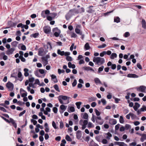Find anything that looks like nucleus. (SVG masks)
Returning <instances> with one entry per match:
<instances>
[{"label":"nucleus","instance_id":"38","mask_svg":"<svg viewBox=\"0 0 146 146\" xmlns=\"http://www.w3.org/2000/svg\"><path fill=\"white\" fill-rule=\"evenodd\" d=\"M42 61H45V65L48 64V59L45 57H43L42 58Z\"/></svg>","mask_w":146,"mask_h":146},{"label":"nucleus","instance_id":"32","mask_svg":"<svg viewBox=\"0 0 146 146\" xmlns=\"http://www.w3.org/2000/svg\"><path fill=\"white\" fill-rule=\"evenodd\" d=\"M101 137V136H97L95 137V139L98 141L100 142L102 139Z\"/></svg>","mask_w":146,"mask_h":146},{"label":"nucleus","instance_id":"43","mask_svg":"<svg viewBox=\"0 0 146 146\" xmlns=\"http://www.w3.org/2000/svg\"><path fill=\"white\" fill-rule=\"evenodd\" d=\"M59 127L60 129H62L64 127V124L62 121H61L60 122Z\"/></svg>","mask_w":146,"mask_h":146},{"label":"nucleus","instance_id":"28","mask_svg":"<svg viewBox=\"0 0 146 146\" xmlns=\"http://www.w3.org/2000/svg\"><path fill=\"white\" fill-rule=\"evenodd\" d=\"M67 106L64 105H62L60 106V108L61 110L65 111L66 109Z\"/></svg>","mask_w":146,"mask_h":146},{"label":"nucleus","instance_id":"41","mask_svg":"<svg viewBox=\"0 0 146 146\" xmlns=\"http://www.w3.org/2000/svg\"><path fill=\"white\" fill-rule=\"evenodd\" d=\"M104 68V66H102L100 67H99L98 69V72L99 73H100L103 70Z\"/></svg>","mask_w":146,"mask_h":146},{"label":"nucleus","instance_id":"63","mask_svg":"<svg viewBox=\"0 0 146 146\" xmlns=\"http://www.w3.org/2000/svg\"><path fill=\"white\" fill-rule=\"evenodd\" d=\"M130 94V93L129 92H127V95L125 96V98L127 99L128 100L129 98V96Z\"/></svg>","mask_w":146,"mask_h":146},{"label":"nucleus","instance_id":"33","mask_svg":"<svg viewBox=\"0 0 146 146\" xmlns=\"http://www.w3.org/2000/svg\"><path fill=\"white\" fill-rule=\"evenodd\" d=\"M38 35L39 33H36L31 35L30 36L31 37H33L34 38H36L38 36Z\"/></svg>","mask_w":146,"mask_h":146},{"label":"nucleus","instance_id":"42","mask_svg":"<svg viewBox=\"0 0 146 146\" xmlns=\"http://www.w3.org/2000/svg\"><path fill=\"white\" fill-rule=\"evenodd\" d=\"M54 88L55 90L58 92H60V91L59 88L57 84H55L54 86Z\"/></svg>","mask_w":146,"mask_h":146},{"label":"nucleus","instance_id":"57","mask_svg":"<svg viewBox=\"0 0 146 146\" xmlns=\"http://www.w3.org/2000/svg\"><path fill=\"white\" fill-rule=\"evenodd\" d=\"M130 35V34L129 32H126L124 34V36L125 37H127Z\"/></svg>","mask_w":146,"mask_h":146},{"label":"nucleus","instance_id":"59","mask_svg":"<svg viewBox=\"0 0 146 146\" xmlns=\"http://www.w3.org/2000/svg\"><path fill=\"white\" fill-rule=\"evenodd\" d=\"M53 111L54 113H56L57 112L58 109L56 107H54L53 108Z\"/></svg>","mask_w":146,"mask_h":146},{"label":"nucleus","instance_id":"22","mask_svg":"<svg viewBox=\"0 0 146 146\" xmlns=\"http://www.w3.org/2000/svg\"><path fill=\"white\" fill-rule=\"evenodd\" d=\"M24 71L25 72L24 75L25 76L27 77L29 75V73H28L29 69L27 68H25L24 69Z\"/></svg>","mask_w":146,"mask_h":146},{"label":"nucleus","instance_id":"14","mask_svg":"<svg viewBox=\"0 0 146 146\" xmlns=\"http://www.w3.org/2000/svg\"><path fill=\"white\" fill-rule=\"evenodd\" d=\"M140 106V105L137 102L135 103V106H133L134 110L135 111H137L138 108Z\"/></svg>","mask_w":146,"mask_h":146},{"label":"nucleus","instance_id":"9","mask_svg":"<svg viewBox=\"0 0 146 146\" xmlns=\"http://www.w3.org/2000/svg\"><path fill=\"white\" fill-rule=\"evenodd\" d=\"M80 27V25H78L76 26V27L75 29V32L78 34H79L80 35H82V32L80 31V29H79Z\"/></svg>","mask_w":146,"mask_h":146},{"label":"nucleus","instance_id":"61","mask_svg":"<svg viewBox=\"0 0 146 146\" xmlns=\"http://www.w3.org/2000/svg\"><path fill=\"white\" fill-rule=\"evenodd\" d=\"M130 114H131V116L132 119H135L136 117L135 115L132 113H130Z\"/></svg>","mask_w":146,"mask_h":146},{"label":"nucleus","instance_id":"27","mask_svg":"<svg viewBox=\"0 0 146 146\" xmlns=\"http://www.w3.org/2000/svg\"><path fill=\"white\" fill-rule=\"evenodd\" d=\"M115 143L117 145H119V146H124L126 145V144L123 142H116Z\"/></svg>","mask_w":146,"mask_h":146},{"label":"nucleus","instance_id":"62","mask_svg":"<svg viewBox=\"0 0 146 146\" xmlns=\"http://www.w3.org/2000/svg\"><path fill=\"white\" fill-rule=\"evenodd\" d=\"M65 72V71L64 70H61L60 69H58V72L59 74H60L61 73H63Z\"/></svg>","mask_w":146,"mask_h":146},{"label":"nucleus","instance_id":"45","mask_svg":"<svg viewBox=\"0 0 146 146\" xmlns=\"http://www.w3.org/2000/svg\"><path fill=\"white\" fill-rule=\"evenodd\" d=\"M70 111H68V112L70 113L71 112H73L75 111V108L74 107L71 106L69 108Z\"/></svg>","mask_w":146,"mask_h":146},{"label":"nucleus","instance_id":"55","mask_svg":"<svg viewBox=\"0 0 146 146\" xmlns=\"http://www.w3.org/2000/svg\"><path fill=\"white\" fill-rule=\"evenodd\" d=\"M141 111H146V106L144 105L141 108Z\"/></svg>","mask_w":146,"mask_h":146},{"label":"nucleus","instance_id":"37","mask_svg":"<svg viewBox=\"0 0 146 146\" xmlns=\"http://www.w3.org/2000/svg\"><path fill=\"white\" fill-rule=\"evenodd\" d=\"M117 56V55L116 53H113L111 54V59H113L114 58H116Z\"/></svg>","mask_w":146,"mask_h":146},{"label":"nucleus","instance_id":"15","mask_svg":"<svg viewBox=\"0 0 146 146\" xmlns=\"http://www.w3.org/2000/svg\"><path fill=\"white\" fill-rule=\"evenodd\" d=\"M51 76V77L52 80L53 81L54 83H56L58 82V80L56 78V76L55 75L52 74Z\"/></svg>","mask_w":146,"mask_h":146},{"label":"nucleus","instance_id":"36","mask_svg":"<svg viewBox=\"0 0 146 146\" xmlns=\"http://www.w3.org/2000/svg\"><path fill=\"white\" fill-rule=\"evenodd\" d=\"M65 139L66 140L68 141H72L70 137L68 135H67L66 136Z\"/></svg>","mask_w":146,"mask_h":146},{"label":"nucleus","instance_id":"19","mask_svg":"<svg viewBox=\"0 0 146 146\" xmlns=\"http://www.w3.org/2000/svg\"><path fill=\"white\" fill-rule=\"evenodd\" d=\"M44 127H45V131L46 132H48L49 131V128L48 126L47 123H45L44 124Z\"/></svg>","mask_w":146,"mask_h":146},{"label":"nucleus","instance_id":"12","mask_svg":"<svg viewBox=\"0 0 146 146\" xmlns=\"http://www.w3.org/2000/svg\"><path fill=\"white\" fill-rule=\"evenodd\" d=\"M82 68L83 69L87 71L91 70L93 72H94V70H93V69L90 67L84 66Z\"/></svg>","mask_w":146,"mask_h":146},{"label":"nucleus","instance_id":"56","mask_svg":"<svg viewBox=\"0 0 146 146\" xmlns=\"http://www.w3.org/2000/svg\"><path fill=\"white\" fill-rule=\"evenodd\" d=\"M66 60L68 61H71L72 60V58L70 56H68L66 57Z\"/></svg>","mask_w":146,"mask_h":146},{"label":"nucleus","instance_id":"24","mask_svg":"<svg viewBox=\"0 0 146 146\" xmlns=\"http://www.w3.org/2000/svg\"><path fill=\"white\" fill-rule=\"evenodd\" d=\"M145 140H146V134H143L140 139V140L142 142H143Z\"/></svg>","mask_w":146,"mask_h":146},{"label":"nucleus","instance_id":"58","mask_svg":"<svg viewBox=\"0 0 146 146\" xmlns=\"http://www.w3.org/2000/svg\"><path fill=\"white\" fill-rule=\"evenodd\" d=\"M101 101L104 105H105L106 104V101L104 99H102L101 100Z\"/></svg>","mask_w":146,"mask_h":146},{"label":"nucleus","instance_id":"35","mask_svg":"<svg viewBox=\"0 0 146 146\" xmlns=\"http://www.w3.org/2000/svg\"><path fill=\"white\" fill-rule=\"evenodd\" d=\"M114 22L117 23L120 22V19L119 17H116L114 18Z\"/></svg>","mask_w":146,"mask_h":146},{"label":"nucleus","instance_id":"46","mask_svg":"<svg viewBox=\"0 0 146 146\" xmlns=\"http://www.w3.org/2000/svg\"><path fill=\"white\" fill-rule=\"evenodd\" d=\"M119 121L120 123H123L124 122L123 118L122 116H120Z\"/></svg>","mask_w":146,"mask_h":146},{"label":"nucleus","instance_id":"8","mask_svg":"<svg viewBox=\"0 0 146 146\" xmlns=\"http://www.w3.org/2000/svg\"><path fill=\"white\" fill-rule=\"evenodd\" d=\"M50 13V11L48 10L47 9L45 11H42L41 13V15L43 18H45L46 17V15H45L49 14Z\"/></svg>","mask_w":146,"mask_h":146},{"label":"nucleus","instance_id":"48","mask_svg":"<svg viewBox=\"0 0 146 146\" xmlns=\"http://www.w3.org/2000/svg\"><path fill=\"white\" fill-rule=\"evenodd\" d=\"M107 136L106 137V138L108 139H110V137H111L112 136L110 132H108L107 133Z\"/></svg>","mask_w":146,"mask_h":146},{"label":"nucleus","instance_id":"10","mask_svg":"<svg viewBox=\"0 0 146 146\" xmlns=\"http://www.w3.org/2000/svg\"><path fill=\"white\" fill-rule=\"evenodd\" d=\"M10 123H11L15 128H17V124L15 121L11 118H10Z\"/></svg>","mask_w":146,"mask_h":146},{"label":"nucleus","instance_id":"51","mask_svg":"<svg viewBox=\"0 0 146 146\" xmlns=\"http://www.w3.org/2000/svg\"><path fill=\"white\" fill-rule=\"evenodd\" d=\"M95 111L96 115L97 116H99L100 115V113L97 109H95Z\"/></svg>","mask_w":146,"mask_h":146},{"label":"nucleus","instance_id":"4","mask_svg":"<svg viewBox=\"0 0 146 146\" xmlns=\"http://www.w3.org/2000/svg\"><path fill=\"white\" fill-rule=\"evenodd\" d=\"M52 31L54 33V35L56 37H58L61 33L60 30L58 29L57 27L54 28Z\"/></svg>","mask_w":146,"mask_h":146},{"label":"nucleus","instance_id":"20","mask_svg":"<svg viewBox=\"0 0 146 146\" xmlns=\"http://www.w3.org/2000/svg\"><path fill=\"white\" fill-rule=\"evenodd\" d=\"M93 6H90L88 8V10L86 11V12L89 13H92L94 11L91 7H93Z\"/></svg>","mask_w":146,"mask_h":146},{"label":"nucleus","instance_id":"40","mask_svg":"<svg viewBox=\"0 0 146 146\" xmlns=\"http://www.w3.org/2000/svg\"><path fill=\"white\" fill-rule=\"evenodd\" d=\"M18 42L16 41H14L11 43L12 46L14 47H16L17 46Z\"/></svg>","mask_w":146,"mask_h":146},{"label":"nucleus","instance_id":"1","mask_svg":"<svg viewBox=\"0 0 146 146\" xmlns=\"http://www.w3.org/2000/svg\"><path fill=\"white\" fill-rule=\"evenodd\" d=\"M93 61L96 64L100 66L103 64L105 62V60L104 58L100 57H94L93 58Z\"/></svg>","mask_w":146,"mask_h":146},{"label":"nucleus","instance_id":"53","mask_svg":"<svg viewBox=\"0 0 146 146\" xmlns=\"http://www.w3.org/2000/svg\"><path fill=\"white\" fill-rule=\"evenodd\" d=\"M94 127L93 124L91 122H89L88 123V128L93 127Z\"/></svg>","mask_w":146,"mask_h":146},{"label":"nucleus","instance_id":"29","mask_svg":"<svg viewBox=\"0 0 146 146\" xmlns=\"http://www.w3.org/2000/svg\"><path fill=\"white\" fill-rule=\"evenodd\" d=\"M84 48L86 50H88L90 49V47L89 46V44L88 43H86L85 44L84 46Z\"/></svg>","mask_w":146,"mask_h":146},{"label":"nucleus","instance_id":"54","mask_svg":"<svg viewBox=\"0 0 146 146\" xmlns=\"http://www.w3.org/2000/svg\"><path fill=\"white\" fill-rule=\"evenodd\" d=\"M131 127V126L130 125L128 124H126L125 125V129L126 130H128Z\"/></svg>","mask_w":146,"mask_h":146},{"label":"nucleus","instance_id":"44","mask_svg":"<svg viewBox=\"0 0 146 146\" xmlns=\"http://www.w3.org/2000/svg\"><path fill=\"white\" fill-rule=\"evenodd\" d=\"M52 126L55 129H57L58 128V127L56 126V124L54 121L52 122Z\"/></svg>","mask_w":146,"mask_h":146},{"label":"nucleus","instance_id":"52","mask_svg":"<svg viewBox=\"0 0 146 146\" xmlns=\"http://www.w3.org/2000/svg\"><path fill=\"white\" fill-rule=\"evenodd\" d=\"M96 98L94 97H91L88 98V101L89 102H91L95 101Z\"/></svg>","mask_w":146,"mask_h":146},{"label":"nucleus","instance_id":"6","mask_svg":"<svg viewBox=\"0 0 146 146\" xmlns=\"http://www.w3.org/2000/svg\"><path fill=\"white\" fill-rule=\"evenodd\" d=\"M43 31L45 33L48 34L50 33L51 31L50 28L48 26H45L43 28Z\"/></svg>","mask_w":146,"mask_h":146},{"label":"nucleus","instance_id":"7","mask_svg":"<svg viewBox=\"0 0 146 146\" xmlns=\"http://www.w3.org/2000/svg\"><path fill=\"white\" fill-rule=\"evenodd\" d=\"M72 11L71 9L68 12L66 15L65 17L66 20H68L73 15V13H72Z\"/></svg>","mask_w":146,"mask_h":146},{"label":"nucleus","instance_id":"3","mask_svg":"<svg viewBox=\"0 0 146 146\" xmlns=\"http://www.w3.org/2000/svg\"><path fill=\"white\" fill-rule=\"evenodd\" d=\"M58 100L60 102L61 104H64V103H63V102L62 100H68L67 102V104H68L69 102V100L70 98V97L67 96H64L63 95H60L58 97Z\"/></svg>","mask_w":146,"mask_h":146},{"label":"nucleus","instance_id":"49","mask_svg":"<svg viewBox=\"0 0 146 146\" xmlns=\"http://www.w3.org/2000/svg\"><path fill=\"white\" fill-rule=\"evenodd\" d=\"M6 47L8 49V50L6 51V54L7 55H9V44H7L6 45Z\"/></svg>","mask_w":146,"mask_h":146},{"label":"nucleus","instance_id":"2","mask_svg":"<svg viewBox=\"0 0 146 146\" xmlns=\"http://www.w3.org/2000/svg\"><path fill=\"white\" fill-rule=\"evenodd\" d=\"M91 120L94 123L95 122V120H96V122L100 125H102L104 122L103 121H101L102 120V118L100 116H96L93 113L92 114Z\"/></svg>","mask_w":146,"mask_h":146},{"label":"nucleus","instance_id":"26","mask_svg":"<svg viewBox=\"0 0 146 146\" xmlns=\"http://www.w3.org/2000/svg\"><path fill=\"white\" fill-rule=\"evenodd\" d=\"M94 81L95 83L97 84H102L100 80L98 78H96L94 79Z\"/></svg>","mask_w":146,"mask_h":146},{"label":"nucleus","instance_id":"17","mask_svg":"<svg viewBox=\"0 0 146 146\" xmlns=\"http://www.w3.org/2000/svg\"><path fill=\"white\" fill-rule=\"evenodd\" d=\"M22 74L21 72L20 71H19L18 74V77L19 78V80L20 81H21L23 79V77H22Z\"/></svg>","mask_w":146,"mask_h":146},{"label":"nucleus","instance_id":"31","mask_svg":"<svg viewBox=\"0 0 146 146\" xmlns=\"http://www.w3.org/2000/svg\"><path fill=\"white\" fill-rule=\"evenodd\" d=\"M71 10H72V13H73V15H74V13L78 14L79 13V10H78L76 9H73Z\"/></svg>","mask_w":146,"mask_h":146},{"label":"nucleus","instance_id":"50","mask_svg":"<svg viewBox=\"0 0 146 146\" xmlns=\"http://www.w3.org/2000/svg\"><path fill=\"white\" fill-rule=\"evenodd\" d=\"M106 46V45L105 44H103L102 45L99 46H98V48H104Z\"/></svg>","mask_w":146,"mask_h":146},{"label":"nucleus","instance_id":"39","mask_svg":"<svg viewBox=\"0 0 146 146\" xmlns=\"http://www.w3.org/2000/svg\"><path fill=\"white\" fill-rule=\"evenodd\" d=\"M82 104V102H77L76 103V105L77 106V108L78 109L80 108V106Z\"/></svg>","mask_w":146,"mask_h":146},{"label":"nucleus","instance_id":"47","mask_svg":"<svg viewBox=\"0 0 146 146\" xmlns=\"http://www.w3.org/2000/svg\"><path fill=\"white\" fill-rule=\"evenodd\" d=\"M14 88V85L13 84L10 82V91H12Z\"/></svg>","mask_w":146,"mask_h":146},{"label":"nucleus","instance_id":"23","mask_svg":"<svg viewBox=\"0 0 146 146\" xmlns=\"http://www.w3.org/2000/svg\"><path fill=\"white\" fill-rule=\"evenodd\" d=\"M79 124L80 125L82 126V130H84L86 127V125H83V120L81 119L79 121Z\"/></svg>","mask_w":146,"mask_h":146},{"label":"nucleus","instance_id":"21","mask_svg":"<svg viewBox=\"0 0 146 146\" xmlns=\"http://www.w3.org/2000/svg\"><path fill=\"white\" fill-rule=\"evenodd\" d=\"M141 23L142 27L144 29H146V23L144 19L142 20Z\"/></svg>","mask_w":146,"mask_h":146},{"label":"nucleus","instance_id":"18","mask_svg":"<svg viewBox=\"0 0 146 146\" xmlns=\"http://www.w3.org/2000/svg\"><path fill=\"white\" fill-rule=\"evenodd\" d=\"M109 123L112 125H114L116 124L117 121L116 119H112L109 120Z\"/></svg>","mask_w":146,"mask_h":146},{"label":"nucleus","instance_id":"30","mask_svg":"<svg viewBox=\"0 0 146 146\" xmlns=\"http://www.w3.org/2000/svg\"><path fill=\"white\" fill-rule=\"evenodd\" d=\"M82 115L84 114V115L83 116V118L85 119H88V114L87 113H85L84 114L82 113Z\"/></svg>","mask_w":146,"mask_h":146},{"label":"nucleus","instance_id":"13","mask_svg":"<svg viewBox=\"0 0 146 146\" xmlns=\"http://www.w3.org/2000/svg\"><path fill=\"white\" fill-rule=\"evenodd\" d=\"M44 52V49L42 47L40 48L38 52V55L39 56H42Z\"/></svg>","mask_w":146,"mask_h":146},{"label":"nucleus","instance_id":"60","mask_svg":"<svg viewBox=\"0 0 146 146\" xmlns=\"http://www.w3.org/2000/svg\"><path fill=\"white\" fill-rule=\"evenodd\" d=\"M77 84V81L76 79H74L73 82L72 83V86L73 87H75Z\"/></svg>","mask_w":146,"mask_h":146},{"label":"nucleus","instance_id":"16","mask_svg":"<svg viewBox=\"0 0 146 146\" xmlns=\"http://www.w3.org/2000/svg\"><path fill=\"white\" fill-rule=\"evenodd\" d=\"M127 77L129 78H137L138 76L135 74H129L127 75Z\"/></svg>","mask_w":146,"mask_h":146},{"label":"nucleus","instance_id":"34","mask_svg":"<svg viewBox=\"0 0 146 146\" xmlns=\"http://www.w3.org/2000/svg\"><path fill=\"white\" fill-rule=\"evenodd\" d=\"M17 72H14L13 74H12L11 75V77H13L16 79H17Z\"/></svg>","mask_w":146,"mask_h":146},{"label":"nucleus","instance_id":"5","mask_svg":"<svg viewBox=\"0 0 146 146\" xmlns=\"http://www.w3.org/2000/svg\"><path fill=\"white\" fill-rule=\"evenodd\" d=\"M135 89L137 91L142 92H145L146 87L144 86H141L139 87H136Z\"/></svg>","mask_w":146,"mask_h":146},{"label":"nucleus","instance_id":"11","mask_svg":"<svg viewBox=\"0 0 146 146\" xmlns=\"http://www.w3.org/2000/svg\"><path fill=\"white\" fill-rule=\"evenodd\" d=\"M82 134L81 131L80 130H78L76 132V137L77 139H79L81 137Z\"/></svg>","mask_w":146,"mask_h":146},{"label":"nucleus","instance_id":"64","mask_svg":"<svg viewBox=\"0 0 146 146\" xmlns=\"http://www.w3.org/2000/svg\"><path fill=\"white\" fill-rule=\"evenodd\" d=\"M26 49L25 46L23 44L21 46V49L23 50H25Z\"/></svg>","mask_w":146,"mask_h":146},{"label":"nucleus","instance_id":"25","mask_svg":"<svg viewBox=\"0 0 146 146\" xmlns=\"http://www.w3.org/2000/svg\"><path fill=\"white\" fill-rule=\"evenodd\" d=\"M57 52L58 54L61 56H63L64 55V51H61L59 49L58 50Z\"/></svg>","mask_w":146,"mask_h":146}]
</instances>
